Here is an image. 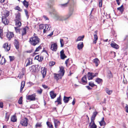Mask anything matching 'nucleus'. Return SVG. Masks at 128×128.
Listing matches in <instances>:
<instances>
[{"label": "nucleus", "instance_id": "473e14b6", "mask_svg": "<svg viewBox=\"0 0 128 128\" xmlns=\"http://www.w3.org/2000/svg\"><path fill=\"white\" fill-rule=\"evenodd\" d=\"M89 126L90 127V128H96L97 126L95 124H92L91 125V123H90L89 125Z\"/></svg>", "mask_w": 128, "mask_h": 128}, {"label": "nucleus", "instance_id": "c9c22d12", "mask_svg": "<svg viewBox=\"0 0 128 128\" xmlns=\"http://www.w3.org/2000/svg\"><path fill=\"white\" fill-rule=\"evenodd\" d=\"M11 120L12 122H15L17 120V119L16 116H13L11 118Z\"/></svg>", "mask_w": 128, "mask_h": 128}, {"label": "nucleus", "instance_id": "c756f323", "mask_svg": "<svg viewBox=\"0 0 128 128\" xmlns=\"http://www.w3.org/2000/svg\"><path fill=\"white\" fill-rule=\"evenodd\" d=\"M28 62L26 64V66H27L30 64H32V60L31 59H27Z\"/></svg>", "mask_w": 128, "mask_h": 128}, {"label": "nucleus", "instance_id": "5701e85b", "mask_svg": "<svg viewBox=\"0 0 128 128\" xmlns=\"http://www.w3.org/2000/svg\"><path fill=\"white\" fill-rule=\"evenodd\" d=\"M25 84V82L22 81L21 83V86L20 90V92H22V89L24 86Z\"/></svg>", "mask_w": 128, "mask_h": 128}, {"label": "nucleus", "instance_id": "e433bc0d", "mask_svg": "<svg viewBox=\"0 0 128 128\" xmlns=\"http://www.w3.org/2000/svg\"><path fill=\"white\" fill-rule=\"evenodd\" d=\"M106 92L109 95H110L112 93V91L110 90L108 88H107L106 90Z\"/></svg>", "mask_w": 128, "mask_h": 128}, {"label": "nucleus", "instance_id": "ea45409f", "mask_svg": "<svg viewBox=\"0 0 128 128\" xmlns=\"http://www.w3.org/2000/svg\"><path fill=\"white\" fill-rule=\"evenodd\" d=\"M53 4V2H50L48 4V7L50 8H52V5Z\"/></svg>", "mask_w": 128, "mask_h": 128}, {"label": "nucleus", "instance_id": "423d86ee", "mask_svg": "<svg viewBox=\"0 0 128 128\" xmlns=\"http://www.w3.org/2000/svg\"><path fill=\"white\" fill-rule=\"evenodd\" d=\"M29 28L28 26H26L23 29H20V34H21L22 36L25 35L26 34V30H28Z\"/></svg>", "mask_w": 128, "mask_h": 128}, {"label": "nucleus", "instance_id": "1a4fd4ad", "mask_svg": "<svg viewBox=\"0 0 128 128\" xmlns=\"http://www.w3.org/2000/svg\"><path fill=\"white\" fill-rule=\"evenodd\" d=\"M6 36L9 40H10L11 38L14 37V34L13 32H10L7 33Z\"/></svg>", "mask_w": 128, "mask_h": 128}, {"label": "nucleus", "instance_id": "bb28decb", "mask_svg": "<svg viewBox=\"0 0 128 128\" xmlns=\"http://www.w3.org/2000/svg\"><path fill=\"white\" fill-rule=\"evenodd\" d=\"M94 38L93 42L95 44L96 43V41L98 39V37L96 34H94Z\"/></svg>", "mask_w": 128, "mask_h": 128}, {"label": "nucleus", "instance_id": "9b49d317", "mask_svg": "<svg viewBox=\"0 0 128 128\" xmlns=\"http://www.w3.org/2000/svg\"><path fill=\"white\" fill-rule=\"evenodd\" d=\"M50 95L51 98L54 99L56 96V94L54 92V91H52L50 92Z\"/></svg>", "mask_w": 128, "mask_h": 128}, {"label": "nucleus", "instance_id": "37998d69", "mask_svg": "<svg viewBox=\"0 0 128 128\" xmlns=\"http://www.w3.org/2000/svg\"><path fill=\"white\" fill-rule=\"evenodd\" d=\"M24 75V73L23 71L21 72L19 74L18 77H20V78H22Z\"/></svg>", "mask_w": 128, "mask_h": 128}, {"label": "nucleus", "instance_id": "6e6552de", "mask_svg": "<svg viewBox=\"0 0 128 128\" xmlns=\"http://www.w3.org/2000/svg\"><path fill=\"white\" fill-rule=\"evenodd\" d=\"M57 45L56 43L52 44H51L50 49L52 51H56L57 50Z\"/></svg>", "mask_w": 128, "mask_h": 128}, {"label": "nucleus", "instance_id": "9d476101", "mask_svg": "<svg viewBox=\"0 0 128 128\" xmlns=\"http://www.w3.org/2000/svg\"><path fill=\"white\" fill-rule=\"evenodd\" d=\"M70 98L71 99H72V97L70 96L67 97L64 96V97L63 99V100L64 103H68L69 100V99Z\"/></svg>", "mask_w": 128, "mask_h": 128}, {"label": "nucleus", "instance_id": "4d7b16f0", "mask_svg": "<svg viewBox=\"0 0 128 128\" xmlns=\"http://www.w3.org/2000/svg\"><path fill=\"white\" fill-rule=\"evenodd\" d=\"M6 51L8 52V51L10 49V46H8V44L7 43L6 46Z\"/></svg>", "mask_w": 128, "mask_h": 128}, {"label": "nucleus", "instance_id": "49530a36", "mask_svg": "<svg viewBox=\"0 0 128 128\" xmlns=\"http://www.w3.org/2000/svg\"><path fill=\"white\" fill-rule=\"evenodd\" d=\"M60 58L61 59L64 60L65 58H67V56L65 54L60 55Z\"/></svg>", "mask_w": 128, "mask_h": 128}, {"label": "nucleus", "instance_id": "a19ab883", "mask_svg": "<svg viewBox=\"0 0 128 128\" xmlns=\"http://www.w3.org/2000/svg\"><path fill=\"white\" fill-rule=\"evenodd\" d=\"M22 96L20 97L18 101V103L20 104H22Z\"/></svg>", "mask_w": 128, "mask_h": 128}, {"label": "nucleus", "instance_id": "4be33fe9", "mask_svg": "<svg viewBox=\"0 0 128 128\" xmlns=\"http://www.w3.org/2000/svg\"><path fill=\"white\" fill-rule=\"evenodd\" d=\"M16 18L15 20H20L21 19L20 14L18 12V13L16 14Z\"/></svg>", "mask_w": 128, "mask_h": 128}, {"label": "nucleus", "instance_id": "39448f33", "mask_svg": "<svg viewBox=\"0 0 128 128\" xmlns=\"http://www.w3.org/2000/svg\"><path fill=\"white\" fill-rule=\"evenodd\" d=\"M28 118H25L21 120L20 122V124L22 126H27L28 124Z\"/></svg>", "mask_w": 128, "mask_h": 128}, {"label": "nucleus", "instance_id": "e2e57ef3", "mask_svg": "<svg viewBox=\"0 0 128 128\" xmlns=\"http://www.w3.org/2000/svg\"><path fill=\"white\" fill-rule=\"evenodd\" d=\"M95 120V119H94L93 118H91V122L90 123H91H91H92V124H95L94 122V120Z\"/></svg>", "mask_w": 128, "mask_h": 128}, {"label": "nucleus", "instance_id": "4c0bfd02", "mask_svg": "<svg viewBox=\"0 0 128 128\" xmlns=\"http://www.w3.org/2000/svg\"><path fill=\"white\" fill-rule=\"evenodd\" d=\"M46 124L48 127L50 128H53V125L49 122H46Z\"/></svg>", "mask_w": 128, "mask_h": 128}, {"label": "nucleus", "instance_id": "13d9d810", "mask_svg": "<svg viewBox=\"0 0 128 128\" xmlns=\"http://www.w3.org/2000/svg\"><path fill=\"white\" fill-rule=\"evenodd\" d=\"M34 68V65H32V66L30 67L29 68V70H30V72H32L33 71H34V70H32V68Z\"/></svg>", "mask_w": 128, "mask_h": 128}, {"label": "nucleus", "instance_id": "bf43d9fd", "mask_svg": "<svg viewBox=\"0 0 128 128\" xmlns=\"http://www.w3.org/2000/svg\"><path fill=\"white\" fill-rule=\"evenodd\" d=\"M9 57L10 59V62L12 61L14 59V56H10Z\"/></svg>", "mask_w": 128, "mask_h": 128}, {"label": "nucleus", "instance_id": "774afa93", "mask_svg": "<svg viewBox=\"0 0 128 128\" xmlns=\"http://www.w3.org/2000/svg\"><path fill=\"white\" fill-rule=\"evenodd\" d=\"M73 68H74V69H76V67L75 65H73L70 68V69L71 70H72Z\"/></svg>", "mask_w": 128, "mask_h": 128}, {"label": "nucleus", "instance_id": "79ce46f5", "mask_svg": "<svg viewBox=\"0 0 128 128\" xmlns=\"http://www.w3.org/2000/svg\"><path fill=\"white\" fill-rule=\"evenodd\" d=\"M10 116L8 114V113H6L5 114V120L6 121H8L9 118Z\"/></svg>", "mask_w": 128, "mask_h": 128}, {"label": "nucleus", "instance_id": "f704fd0d", "mask_svg": "<svg viewBox=\"0 0 128 128\" xmlns=\"http://www.w3.org/2000/svg\"><path fill=\"white\" fill-rule=\"evenodd\" d=\"M107 76L108 78H110L113 77L112 73L110 71H109L107 75Z\"/></svg>", "mask_w": 128, "mask_h": 128}, {"label": "nucleus", "instance_id": "7ed1b4c3", "mask_svg": "<svg viewBox=\"0 0 128 128\" xmlns=\"http://www.w3.org/2000/svg\"><path fill=\"white\" fill-rule=\"evenodd\" d=\"M3 14L4 16H2V22L5 25L8 24L9 22L7 19L6 18L10 15V12L7 10H5Z\"/></svg>", "mask_w": 128, "mask_h": 128}, {"label": "nucleus", "instance_id": "a878e982", "mask_svg": "<svg viewBox=\"0 0 128 128\" xmlns=\"http://www.w3.org/2000/svg\"><path fill=\"white\" fill-rule=\"evenodd\" d=\"M123 6L122 5L120 7L117 8V10H119L121 14L124 11Z\"/></svg>", "mask_w": 128, "mask_h": 128}, {"label": "nucleus", "instance_id": "4468645a", "mask_svg": "<svg viewBox=\"0 0 128 128\" xmlns=\"http://www.w3.org/2000/svg\"><path fill=\"white\" fill-rule=\"evenodd\" d=\"M93 62L94 63L96 66H97L100 63V61L98 58H96L93 60Z\"/></svg>", "mask_w": 128, "mask_h": 128}, {"label": "nucleus", "instance_id": "cd10ccee", "mask_svg": "<svg viewBox=\"0 0 128 128\" xmlns=\"http://www.w3.org/2000/svg\"><path fill=\"white\" fill-rule=\"evenodd\" d=\"M82 82L83 83H86L87 81L86 80V76H84L81 79Z\"/></svg>", "mask_w": 128, "mask_h": 128}, {"label": "nucleus", "instance_id": "5fc2aeb1", "mask_svg": "<svg viewBox=\"0 0 128 128\" xmlns=\"http://www.w3.org/2000/svg\"><path fill=\"white\" fill-rule=\"evenodd\" d=\"M99 6L100 7H102V0H99Z\"/></svg>", "mask_w": 128, "mask_h": 128}, {"label": "nucleus", "instance_id": "6ab92c4d", "mask_svg": "<svg viewBox=\"0 0 128 128\" xmlns=\"http://www.w3.org/2000/svg\"><path fill=\"white\" fill-rule=\"evenodd\" d=\"M14 44L16 49H18L19 48V43L18 41L16 39L14 40Z\"/></svg>", "mask_w": 128, "mask_h": 128}, {"label": "nucleus", "instance_id": "c85d7f7f", "mask_svg": "<svg viewBox=\"0 0 128 128\" xmlns=\"http://www.w3.org/2000/svg\"><path fill=\"white\" fill-rule=\"evenodd\" d=\"M84 37V35L79 36L76 40V42L81 40L83 41Z\"/></svg>", "mask_w": 128, "mask_h": 128}, {"label": "nucleus", "instance_id": "864d4df0", "mask_svg": "<svg viewBox=\"0 0 128 128\" xmlns=\"http://www.w3.org/2000/svg\"><path fill=\"white\" fill-rule=\"evenodd\" d=\"M61 101V96L60 95L57 98L56 100L55 101V102H57Z\"/></svg>", "mask_w": 128, "mask_h": 128}, {"label": "nucleus", "instance_id": "f257e3e1", "mask_svg": "<svg viewBox=\"0 0 128 128\" xmlns=\"http://www.w3.org/2000/svg\"><path fill=\"white\" fill-rule=\"evenodd\" d=\"M74 10L73 7L70 8L68 14L66 16H62L58 15V14L56 12L54 9H52V12H50V14H53L55 19L57 20L60 21L66 20L69 18L72 14Z\"/></svg>", "mask_w": 128, "mask_h": 128}, {"label": "nucleus", "instance_id": "ddd939ff", "mask_svg": "<svg viewBox=\"0 0 128 128\" xmlns=\"http://www.w3.org/2000/svg\"><path fill=\"white\" fill-rule=\"evenodd\" d=\"M54 124L55 127L56 128L58 126H59L60 124V122L57 120H54Z\"/></svg>", "mask_w": 128, "mask_h": 128}, {"label": "nucleus", "instance_id": "2f4dec72", "mask_svg": "<svg viewBox=\"0 0 128 128\" xmlns=\"http://www.w3.org/2000/svg\"><path fill=\"white\" fill-rule=\"evenodd\" d=\"M98 113V112H94L91 118L95 119V117L97 114Z\"/></svg>", "mask_w": 128, "mask_h": 128}, {"label": "nucleus", "instance_id": "69168bd1", "mask_svg": "<svg viewBox=\"0 0 128 128\" xmlns=\"http://www.w3.org/2000/svg\"><path fill=\"white\" fill-rule=\"evenodd\" d=\"M42 89H40V90L37 91V92L39 94H41L42 92Z\"/></svg>", "mask_w": 128, "mask_h": 128}, {"label": "nucleus", "instance_id": "0e129e2a", "mask_svg": "<svg viewBox=\"0 0 128 128\" xmlns=\"http://www.w3.org/2000/svg\"><path fill=\"white\" fill-rule=\"evenodd\" d=\"M126 106L125 108L126 112L127 113H128V105L127 104H126Z\"/></svg>", "mask_w": 128, "mask_h": 128}, {"label": "nucleus", "instance_id": "7c9ffc66", "mask_svg": "<svg viewBox=\"0 0 128 128\" xmlns=\"http://www.w3.org/2000/svg\"><path fill=\"white\" fill-rule=\"evenodd\" d=\"M95 82H97L98 84H100L102 82V79H100L99 78H97L95 80Z\"/></svg>", "mask_w": 128, "mask_h": 128}, {"label": "nucleus", "instance_id": "603ef678", "mask_svg": "<svg viewBox=\"0 0 128 128\" xmlns=\"http://www.w3.org/2000/svg\"><path fill=\"white\" fill-rule=\"evenodd\" d=\"M55 64V62H50L49 63V65L50 66H53Z\"/></svg>", "mask_w": 128, "mask_h": 128}, {"label": "nucleus", "instance_id": "680f3d73", "mask_svg": "<svg viewBox=\"0 0 128 128\" xmlns=\"http://www.w3.org/2000/svg\"><path fill=\"white\" fill-rule=\"evenodd\" d=\"M42 126V125L40 124L37 123L36 125V128L38 127H40Z\"/></svg>", "mask_w": 128, "mask_h": 128}, {"label": "nucleus", "instance_id": "20e7f679", "mask_svg": "<svg viewBox=\"0 0 128 128\" xmlns=\"http://www.w3.org/2000/svg\"><path fill=\"white\" fill-rule=\"evenodd\" d=\"M74 3V1L73 0H67V1L64 4H60V6L63 8H66L69 5L70 6L69 8V10L70 8V7H73L74 10L73 6H72V5Z\"/></svg>", "mask_w": 128, "mask_h": 128}, {"label": "nucleus", "instance_id": "b1692460", "mask_svg": "<svg viewBox=\"0 0 128 128\" xmlns=\"http://www.w3.org/2000/svg\"><path fill=\"white\" fill-rule=\"evenodd\" d=\"M6 62V60H5V58L2 57L0 60V64L1 65H3L5 64Z\"/></svg>", "mask_w": 128, "mask_h": 128}, {"label": "nucleus", "instance_id": "f8f14e48", "mask_svg": "<svg viewBox=\"0 0 128 128\" xmlns=\"http://www.w3.org/2000/svg\"><path fill=\"white\" fill-rule=\"evenodd\" d=\"M93 74V72H88L87 76L88 80H92L94 78V77H93V76L92 75Z\"/></svg>", "mask_w": 128, "mask_h": 128}, {"label": "nucleus", "instance_id": "72a5a7b5", "mask_svg": "<svg viewBox=\"0 0 128 128\" xmlns=\"http://www.w3.org/2000/svg\"><path fill=\"white\" fill-rule=\"evenodd\" d=\"M44 27H45V29L48 31L50 30V28L51 27L50 24H46L44 25Z\"/></svg>", "mask_w": 128, "mask_h": 128}, {"label": "nucleus", "instance_id": "412c9836", "mask_svg": "<svg viewBox=\"0 0 128 128\" xmlns=\"http://www.w3.org/2000/svg\"><path fill=\"white\" fill-rule=\"evenodd\" d=\"M22 3L26 8H28L29 6L28 2H27L26 0H24L22 2Z\"/></svg>", "mask_w": 128, "mask_h": 128}, {"label": "nucleus", "instance_id": "338daca9", "mask_svg": "<svg viewBox=\"0 0 128 128\" xmlns=\"http://www.w3.org/2000/svg\"><path fill=\"white\" fill-rule=\"evenodd\" d=\"M98 75V73H93V77H94Z\"/></svg>", "mask_w": 128, "mask_h": 128}, {"label": "nucleus", "instance_id": "2eb2a0df", "mask_svg": "<svg viewBox=\"0 0 128 128\" xmlns=\"http://www.w3.org/2000/svg\"><path fill=\"white\" fill-rule=\"evenodd\" d=\"M46 68H44L43 70L41 71V73L42 75L43 78H44L46 74Z\"/></svg>", "mask_w": 128, "mask_h": 128}, {"label": "nucleus", "instance_id": "6e6d98bb", "mask_svg": "<svg viewBox=\"0 0 128 128\" xmlns=\"http://www.w3.org/2000/svg\"><path fill=\"white\" fill-rule=\"evenodd\" d=\"M39 29L40 30H42L43 29V28H44V24H41L39 25Z\"/></svg>", "mask_w": 128, "mask_h": 128}, {"label": "nucleus", "instance_id": "8fccbe9b", "mask_svg": "<svg viewBox=\"0 0 128 128\" xmlns=\"http://www.w3.org/2000/svg\"><path fill=\"white\" fill-rule=\"evenodd\" d=\"M14 28L16 31V32H19L20 34V29H19L18 28V27H15Z\"/></svg>", "mask_w": 128, "mask_h": 128}, {"label": "nucleus", "instance_id": "a18cd8bd", "mask_svg": "<svg viewBox=\"0 0 128 128\" xmlns=\"http://www.w3.org/2000/svg\"><path fill=\"white\" fill-rule=\"evenodd\" d=\"M60 74H55L54 76V78L55 79H56L57 80H58L59 79L58 76H59Z\"/></svg>", "mask_w": 128, "mask_h": 128}, {"label": "nucleus", "instance_id": "aec40b11", "mask_svg": "<svg viewBox=\"0 0 128 128\" xmlns=\"http://www.w3.org/2000/svg\"><path fill=\"white\" fill-rule=\"evenodd\" d=\"M111 46L113 48L118 49L119 48V46L115 43H112L110 44Z\"/></svg>", "mask_w": 128, "mask_h": 128}, {"label": "nucleus", "instance_id": "f03ea898", "mask_svg": "<svg viewBox=\"0 0 128 128\" xmlns=\"http://www.w3.org/2000/svg\"><path fill=\"white\" fill-rule=\"evenodd\" d=\"M40 42V39L37 36H34V35L30 38L29 41L30 44L34 46L38 44Z\"/></svg>", "mask_w": 128, "mask_h": 128}, {"label": "nucleus", "instance_id": "052dcab7", "mask_svg": "<svg viewBox=\"0 0 128 128\" xmlns=\"http://www.w3.org/2000/svg\"><path fill=\"white\" fill-rule=\"evenodd\" d=\"M43 57L42 56H39V59L38 61L40 62H42L43 60Z\"/></svg>", "mask_w": 128, "mask_h": 128}, {"label": "nucleus", "instance_id": "3c124183", "mask_svg": "<svg viewBox=\"0 0 128 128\" xmlns=\"http://www.w3.org/2000/svg\"><path fill=\"white\" fill-rule=\"evenodd\" d=\"M89 85L92 87H93L94 86H96V85L94 84V83H92V82H89Z\"/></svg>", "mask_w": 128, "mask_h": 128}, {"label": "nucleus", "instance_id": "de8ad7c7", "mask_svg": "<svg viewBox=\"0 0 128 128\" xmlns=\"http://www.w3.org/2000/svg\"><path fill=\"white\" fill-rule=\"evenodd\" d=\"M14 9L16 10H17L20 12H22V10L21 9V8L20 7H19L18 6H16L14 8Z\"/></svg>", "mask_w": 128, "mask_h": 128}, {"label": "nucleus", "instance_id": "dca6fc26", "mask_svg": "<svg viewBox=\"0 0 128 128\" xmlns=\"http://www.w3.org/2000/svg\"><path fill=\"white\" fill-rule=\"evenodd\" d=\"M40 66L38 64L34 65V71L35 72H38L39 70Z\"/></svg>", "mask_w": 128, "mask_h": 128}, {"label": "nucleus", "instance_id": "f3484780", "mask_svg": "<svg viewBox=\"0 0 128 128\" xmlns=\"http://www.w3.org/2000/svg\"><path fill=\"white\" fill-rule=\"evenodd\" d=\"M99 123L100 126H104L106 125V123L104 120V118L103 117L101 121L99 122Z\"/></svg>", "mask_w": 128, "mask_h": 128}, {"label": "nucleus", "instance_id": "09e8293b", "mask_svg": "<svg viewBox=\"0 0 128 128\" xmlns=\"http://www.w3.org/2000/svg\"><path fill=\"white\" fill-rule=\"evenodd\" d=\"M42 49V46H40L36 48L35 51V52H37L38 51Z\"/></svg>", "mask_w": 128, "mask_h": 128}, {"label": "nucleus", "instance_id": "0eeeda50", "mask_svg": "<svg viewBox=\"0 0 128 128\" xmlns=\"http://www.w3.org/2000/svg\"><path fill=\"white\" fill-rule=\"evenodd\" d=\"M36 96L35 94H34L31 95H28L26 96V98L28 100H36Z\"/></svg>", "mask_w": 128, "mask_h": 128}, {"label": "nucleus", "instance_id": "a211bd4d", "mask_svg": "<svg viewBox=\"0 0 128 128\" xmlns=\"http://www.w3.org/2000/svg\"><path fill=\"white\" fill-rule=\"evenodd\" d=\"M83 42H80L78 45V48L79 50H80L83 48Z\"/></svg>", "mask_w": 128, "mask_h": 128}, {"label": "nucleus", "instance_id": "c03bdc74", "mask_svg": "<svg viewBox=\"0 0 128 128\" xmlns=\"http://www.w3.org/2000/svg\"><path fill=\"white\" fill-rule=\"evenodd\" d=\"M24 11L27 18V19H28L29 17V15L28 14V10H27L25 9L24 10Z\"/></svg>", "mask_w": 128, "mask_h": 128}, {"label": "nucleus", "instance_id": "58836bf2", "mask_svg": "<svg viewBox=\"0 0 128 128\" xmlns=\"http://www.w3.org/2000/svg\"><path fill=\"white\" fill-rule=\"evenodd\" d=\"M60 72L62 74V76H63L65 72L63 67H61L60 68Z\"/></svg>", "mask_w": 128, "mask_h": 128}, {"label": "nucleus", "instance_id": "393cba45", "mask_svg": "<svg viewBox=\"0 0 128 128\" xmlns=\"http://www.w3.org/2000/svg\"><path fill=\"white\" fill-rule=\"evenodd\" d=\"M15 21L16 25L17 27H19L21 26V23L20 22V20H15Z\"/></svg>", "mask_w": 128, "mask_h": 128}]
</instances>
